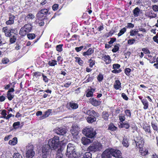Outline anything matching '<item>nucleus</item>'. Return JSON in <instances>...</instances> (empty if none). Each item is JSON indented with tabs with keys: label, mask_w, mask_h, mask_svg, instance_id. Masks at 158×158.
Returning <instances> with one entry per match:
<instances>
[{
	"label": "nucleus",
	"mask_w": 158,
	"mask_h": 158,
	"mask_svg": "<svg viewBox=\"0 0 158 158\" xmlns=\"http://www.w3.org/2000/svg\"><path fill=\"white\" fill-rule=\"evenodd\" d=\"M26 148V157L27 158H32L34 156L35 154L33 146L30 145V146H27Z\"/></svg>",
	"instance_id": "39448f33"
},
{
	"label": "nucleus",
	"mask_w": 158,
	"mask_h": 158,
	"mask_svg": "<svg viewBox=\"0 0 158 158\" xmlns=\"http://www.w3.org/2000/svg\"><path fill=\"white\" fill-rule=\"evenodd\" d=\"M141 102L144 106L143 109L144 110L147 109L148 107V103L147 100L145 99H143L141 100Z\"/></svg>",
	"instance_id": "a878e982"
},
{
	"label": "nucleus",
	"mask_w": 158,
	"mask_h": 158,
	"mask_svg": "<svg viewBox=\"0 0 158 158\" xmlns=\"http://www.w3.org/2000/svg\"><path fill=\"white\" fill-rule=\"evenodd\" d=\"M90 103L94 106H97L101 104V102L93 98L90 99Z\"/></svg>",
	"instance_id": "2eb2a0df"
},
{
	"label": "nucleus",
	"mask_w": 158,
	"mask_h": 158,
	"mask_svg": "<svg viewBox=\"0 0 158 158\" xmlns=\"http://www.w3.org/2000/svg\"><path fill=\"white\" fill-rule=\"evenodd\" d=\"M63 44H59L56 46V50L57 51L60 52L62 50V46Z\"/></svg>",
	"instance_id": "49530a36"
},
{
	"label": "nucleus",
	"mask_w": 158,
	"mask_h": 158,
	"mask_svg": "<svg viewBox=\"0 0 158 158\" xmlns=\"http://www.w3.org/2000/svg\"><path fill=\"white\" fill-rule=\"evenodd\" d=\"M102 114V117L105 120H107L108 119L109 114L107 112H103Z\"/></svg>",
	"instance_id": "f704fd0d"
},
{
	"label": "nucleus",
	"mask_w": 158,
	"mask_h": 158,
	"mask_svg": "<svg viewBox=\"0 0 158 158\" xmlns=\"http://www.w3.org/2000/svg\"><path fill=\"white\" fill-rule=\"evenodd\" d=\"M83 133L86 136L91 138L94 137L96 134L95 131L91 127H86L83 130Z\"/></svg>",
	"instance_id": "20e7f679"
},
{
	"label": "nucleus",
	"mask_w": 158,
	"mask_h": 158,
	"mask_svg": "<svg viewBox=\"0 0 158 158\" xmlns=\"http://www.w3.org/2000/svg\"><path fill=\"white\" fill-rule=\"evenodd\" d=\"M7 98L8 100L10 101L13 98H14V95L10 93H7Z\"/></svg>",
	"instance_id": "37998d69"
},
{
	"label": "nucleus",
	"mask_w": 158,
	"mask_h": 158,
	"mask_svg": "<svg viewBox=\"0 0 158 158\" xmlns=\"http://www.w3.org/2000/svg\"><path fill=\"white\" fill-rule=\"evenodd\" d=\"M13 157V158H22L21 155L19 153H14Z\"/></svg>",
	"instance_id": "79ce46f5"
},
{
	"label": "nucleus",
	"mask_w": 158,
	"mask_h": 158,
	"mask_svg": "<svg viewBox=\"0 0 158 158\" xmlns=\"http://www.w3.org/2000/svg\"><path fill=\"white\" fill-rule=\"evenodd\" d=\"M66 155L69 158H77L75 151L74 145L71 143H69L68 145Z\"/></svg>",
	"instance_id": "f03ea898"
},
{
	"label": "nucleus",
	"mask_w": 158,
	"mask_h": 158,
	"mask_svg": "<svg viewBox=\"0 0 158 158\" xmlns=\"http://www.w3.org/2000/svg\"><path fill=\"white\" fill-rule=\"evenodd\" d=\"M131 71V69L129 68H127L125 69V72L126 74L128 76L130 75Z\"/></svg>",
	"instance_id": "6e6d98bb"
},
{
	"label": "nucleus",
	"mask_w": 158,
	"mask_h": 158,
	"mask_svg": "<svg viewBox=\"0 0 158 158\" xmlns=\"http://www.w3.org/2000/svg\"><path fill=\"white\" fill-rule=\"evenodd\" d=\"M103 75L101 73H99L97 77V79L99 81H102L103 79Z\"/></svg>",
	"instance_id": "864d4df0"
},
{
	"label": "nucleus",
	"mask_w": 158,
	"mask_h": 158,
	"mask_svg": "<svg viewBox=\"0 0 158 158\" xmlns=\"http://www.w3.org/2000/svg\"><path fill=\"white\" fill-rule=\"evenodd\" d=\"M121 83L118 80L115 81V84L114 85V88L116 89H119L121 87Z\"/></svg>",
	"instance_id": "c756f323"
},
{
	"label": "nucleus",
	"mask_w": 158,
	"mask_h": 158,
	"mask_svg": "<svg viewBox=\"0 0 158 158\" xmlns=\"http://www.w3.org/2000/svg\"><path fill=\"white\" fill-rule=\"evenodd\" d=\"M156 16V14L154 13L152 10H150L149 13L148 17L150 18H154Z\"/></svg>",
	"instance_id": "473e14b6"
},
{
	"label": "nucleus",
	"mask_w": 158,
	"mask_h": 158,
	"mask_svg": "<svg viewBox=\"0 0 158 158\" xmlns=\"http://www.w3.org/2000/svg\"><path fill=\"white\" fill-rule=\"evenodd\" d=\"M20 124L19 122H17L14 123L13 124V127L15 129H17L18 128Z\"/></svg>",
	"instance_id": "3c124183"
},
{
	"label": "nucleus",
	"mask_w": 158,
	"mask_h": 158,
	"mask_svg": "<svg viewBox=\"0 0 158 158\" xmlns=\"http://www.w3.org/2000/svg\"><path fill=\"white\" fill-rule=\"evenodd\" d=\"M125 113L126 115L130 117L131 116V112L129 110H127L125 111Z\"/></svg>",
	"instance_id": "e2e57ef3"
},
{
	"label": "nucleus",
	"mask_w": 158,
	"mask_h": 158,
	"mask_svg": "<svg viewBox=\"0 0 158 158\" xmlns=\"http://www.w3.org/2000/svg\"><path fill=\"white\" fill-rule=\"evenodd\" d=\"M120 65L118 64H114L113 65V69H118L120 68Z\"/></svg>",
	"instance_id": "0e129e2a"
},
{
	"label": "nucleus",
	"mask_w": 158,
	"mask_h": 158,
	"mask_svg": "<svg viewBox=\"0 0 158 158\" xmlns=\"http://www.w3.org/2000/svg\"><path fill=\"white\" fill-rule=\"evenodd\" d=\"M48 64L50 66H54L57 64L56 61L55 60H52L49 62Z\"/></svg>",
	"instance_id": "c03bdc74"
},
{
	"label": "nucleus",
	"mask_w": 158,
	"mask_h": 158,
	"mask_svg": "<svg viewBox=\"0 0 158 158\" xmlns=\"http://www.w3.org/2000/svg\"><path fill=\"white\" fill-rule=\"evenodd\" d=\"M55 132L58 135H63L66 133V131L64 128H58L55 130Z\"/></svg>",
	"instance_id": "f8f14e48"
},
{
	"label": "nucleus",
	"mask_w": 158,
	"mask_h": 158,
	"mask_svg": "<svg viewBox=\"0 0 158 158\" xmlns=\"http://www.w3.org/2000/svg\"><path fill=\"white\" fill-rule=\"evenodd\" d=\"M143 129L146 132H148L149 134H151V131L150 130V126L144 125L143 127Z\"/></svg>",
	"instance_id": "2f4dec72"
},
{
	"label": "nucleus",
	"mask_w": 158,
	"mask_h": 158,
	"mask_svg": "<svg viewBox=\"0 0 158 158\" xmlns=\"http://www.w3.org/2000/svg\"><path fill=\"white\" fill-rule=\"evenodd\" d=\"M43 77V80L45 82H48V79L47 77L44 75L43 73L42 75Z\"/></svg>",
	"instance_id": "052dcab7"
},
{
	"label": "nucleus",
	"mask_w": 158,
	"mask_h": 158,
	"mask_svg": "<svg viewBox=\"0 0 158 158\" xmlns=\"http://www.w3.org/2000/svg\"><path fill=\"white\" fill-rule=\"evenodd\" d=\"M80 157V158H92V154L90 152H86L81 154Z\"/></svg>",
	"instance_id": "6ab92c4d"
},
{
	"label": "nucleus",
	"mask_w": 158,
	"mask_h": 158,
	"mask_svg": "<svg viewBox=\"0 0 158 158\" xmlns=\"http://www.w3.org/2000/svg\"><path fill=\"white\" fill-rule=\"evenodd\" d=\"M28 33L27 31L25 29V26L22 27L19 31V34L22 36H25L27 33Z\"/></svg>",
	"instance_id": "a211bd4d"
},
{
	"label": "nucleus",
	"mask_w": 158,
	"mask_h": 158,
	"mask_svg": "<svg viewBox=\"0 0 158 158\" xmlns=\"http://www.w3.org/2000/svg\"><path fill=\"white\" fill-rule=\"evenodd\" d=\"M152 9L154 11L157 12L158 11V6L156 5L153 6Z\"/></svg>",
	"instance_id": "774afa93"
},
{
	"label": "nucleus",
	"mask_w": 158,
	"mask_h": 158,
	"mask_svg": "<svg viewBox=\"0 0 158 158\" xmlns=\"http://www.w3.org/2000/svg\"><path fill=\"white\" fill-rule=\"evenodd\" d=\"M94 51L92 48H89L86 52H83V56H86L90 55L94 52Z\"/></svg>",
	"instance_id": "b1692460"
},
{
	"label": "nucleus",
	"mask_w": 158,
	"mask_h": 158,
	"mask_svg": "<svg viewBox=\"0 0 158 158\" xmlns=\"http://www.w3.org/2000/svg\"><path fill=\"white\" fill-rule=\"evenodd\" d=\"M142 51L145 54H150V52L149 51L147 48H143Z\"/></svg>",
	"instance_id": "69168bd1"
},
{
	"label": "nucleus",
	"mask_w": 158,
	"mask_h": 158,
	"mask_svg": "<svg viewBox=\"0 0 158 158\" xmlns=\"http://www.w3.org/2000/svg\"><path fill=\"white\" fill-rule=\"evenodd\" d=\"M138 32V31L132 30L130 31V35L134 36L136 35Z\"/></svg>",
	"instance_id": "bf43d9fd"
},
{
	"label": "nucleus",
	"mask_w": 158,
	"mask_h": 158,
	"mask_svg": "<svg viewBox=\"0 0 158 158\" xmlns=\"http://www.w3.org/2000/svg\"><path fill=\"white\" fill-rule=\"evenodd\" d=\"M76 61L78 62L80 65H82L83 62V61L79 57H76Z\"/></svg>",
	"instance_id": "09e8293b"
},
{
	"label": "nucleus",
	"mask_w": 158,
	"mask_h": 158,
	"mask_svg": "<svg viewBox=\"0 0 158 158\" xmlns=\"http://www.w3.org/2000/svg\"><path fill=\"white\" fill-rule=\"evenodd\" d=\"M140 9L138 7H136L133 10V15L135 17L138 16L140 13Z\"/></svg>",
	"instance_id": "393cba45"
},
{
	"label": "nucleus",
	"mask_w": 158,
	"mask_h": 158,
	"mask_svg": "<svg viewBox=\"0 0 158 158\" xmlns=\"http://www.w3.org/2000/svg\"><path fill=\"white\" fill-rule=\"evenodd\" d=\"M123 144L124 146L127 147L129 146V143L128 142V139L124 138L123 139Z\"/></svg>",
	"instance_id": "e433bc0d"
},
{
	"label": "nucleus",
	"mask_w": 158,
	"mask_h": 158,
	"mask_svg": "<svg viewBox=\"0 0 158 158\" xmlns=\"http://www.w3.org/2000/svg\"><path fill=\"white\" fill-rule=\"evenodd\" d=\"M81 141L83 144L86 145L92 142V140L91 141L90 139L85 137H83L81 139Z\"/></svg>",
	"instance_id": "dca6fc26"
},
{
	"label": "nucleus",
	"mask_w": 158,
	"mask_h": 158,
	"mask_svg": "<svg viewBox=\"0 0 158 158\" xmlns=\"http://www.w3.org/2000/svg\"><path fill=\"white\" fill-rule=\"evenodd\" d=\"M111 156L117 158H119L121 157V152L120 151L118 150L110 149Z\"/></svg>",
	"instance_id": "6e6552de"
},
{
	"label": "nucleus",
	"mask_w": 158,
	"mask_h": 158,
	"mask_svg": "<svg viewBox=\"0 0 158 158\" xmlns=\"http://www.w3.org/2000/svg\"><path fill=\"white\" fill-rule=\"evenodd\" d=\"M87 114L89 115V117H98L99 115L98 113L96 112L94 110H88L86 111V113Z\"/></svg>",
	"instance_id": "9b49d317"
},
{
	"label": "nucleus",
	"mask_w": 158,
	"mask_h": 158,
	"mask_svg": "<svg viewBox=\"0 0 158 158\" xmlns=\"http://www.w3.org/2000/svg\"><path fill=\"white\" fill-rule=\"evenodd\" d=\"M122 127H125L126 129H128L129 127V125L128 123H122L121 124Z\"/></svg>",
	"instance_id": "5fc2aeb1"
},
{
	"label": "nucleus",
	"mask_w": 158,
	"mask_h": 158,
	"mask_svg": "<svg viewBox=\"0 0 158 158\" xmlns=\"http://www.w3.org/2000/svg\"><path fill=\"white\" fill-rule=\"evenodd\" d=\"M16 35H13L12 37L10 39V42L12 44L14 43L16 40Z\"/></svg>",
	"instance_id": "de8ad7c7"
},
{
	"label": "nucleus",
	"mask_w": 158,
	"mask_h": 158,
	"mask_svg": "<svg viewBox=\"0 0 158 158\" xmlns=\"http://www.w3.org/2000/svg\"><path fill=\"white\" fill-rule=\"evenodd\" d=\"M119 49V47L118 46L115 45L114 48L112 49V51L113 52H117Z\"/></svg>",
	"instance_id": "680f3d73"
},
{
	"label": "nucleus",
	"mask_w": 158,
	"mask_h": 158,
	"mask_svg": "<svg viewBox=\"0 0 158 158\" xmlns=\"http://www.w3.org/2000/svg\"><path fill=\"white\" fill-rule=\"evenodd\" d=\"M126 30L125 28H123L121 29L119 31V32L118 34V36H120L123 34L125 32H126Z\"/></svg>",
	"instance_id": "ea45409f"
},
{
	"label": "nucleus",
	"mask_w": 158,
	"mask_h": 158,
	"mask_svg": "<svg viewBox=\"0 0 158 158\" xmlns=\"http://www.w3.org/2000/svg\"><path fill=\"white\" fill-rule=\"evenodd\" d=\"M79 128L76 125H73L70 130L71 133L74 136L77 135L79 131Z\"/></svg>",
	"instance_id": "9d476101"
},
{
	"label": "nucleus",
	"mask_w": 158,
	"mask_h": 158,
	"mask_svg": "<svg viewBox=\"0 0 158 158\" xmlns=\"http://www.w3.org/2000/svg\"><path fill=\"white\" fill-rule=\"evenodd\" d=\"M135 141L137 148H141L143 147L144 143L143 139L140 136H138L135 139Z\"/></svg>",
	"instance_id": "0eeeda50"
},
{
	"label": "nucleus",
	"mask_w": 158,
	"mask_h": 158,
	"mask_svg": "<svg viewBox=\"0 0 158 158\" xmlns=\"http://www.w3.org/2000/svg\"><path fill=\"white\" fill-rule=\"evenodd\" d=\"M102 148V145L98 141L94 142L91 144L88 148L89 151L93 152L97 151H100Z\"/></svg>",
	"instance_id": "7ed1b4c3"
},
{
	"label": "nucleus",
	"mask_w": 158,
	"mask_h": 158,
	"mask_svg": "<svg viewBox=\"0 0 158 158\" xmlns=\"http://www.w3.org/2000/svg\"><path fill=\"white\" fill-rule=\"evenodd\" d=\"M2 61L3 64H6L9 62V60L6 58H4L2 59Z\"/></svg>",
	"instance_id": "4d7b16f0"
},
{
	"label": "nucleus",
	"mask_w": 158,
	"mask_h": 158,
	"mask_svg": "<svg viewBox=\"0 0 158 158\" xmlns=\"http://www.w3.org/2000/svg\"><path fill=\"white\" fill-rule=\"evenodd\" d=\"M69 106L73 110L77 109L78 107V105L77 103H75L73 101L70 102L69 103Z\"/></svg>",
	"instance_id": "5701e85b"
},
{
	"label": "nucleus",
	"mask_w": 158,
	"mask_h": 158,
	"mask_svg": "<svg viewBox=\"0 0 158 158\" xmlns=\"http://www.w3.org/2000/svg\"><path fill=\"white\" fill-rule=\"evenodd\" d=\"M63 150V148L62 147H60V148L58 149L56 152V158H64L62 153V152Z\"/></svg>",
	"instance_id": "f3484780"
},
{
	"label": "nucleus",
	"mask_w": 158,
	"mask_h": 158,
	"mask_svg": "<svg viewBox=\"0 0 158 158\" xmlns=\"http://www.w3.org/2000/svg\"><path fill=\"white\" fill-rule=\"evenodd\" d=\"M96 117H88L87 118L86 120L89 123H92L96 120Z\"/></svg>",
	"instance_id": "c85d7f7f"
},
{
	"label": "nucleus",
	"mask_w": 158,
	"mask_h": 158,
	"mask_svg": "<svg viewBox=\"0 0 158 158\" xmlns=\"http://www.w3.org/2000/svg\"><path fill=\"white\" fill-rule=\"evenodd\" d=\"M111 156L110 149L106 150L103 152L101 155L102 158H111Z\"/></svg>",
	"instance_id": "1a4fd4ad"
},
{
	"label": "nucleus",
	"mask_w": 158,
	"mask_h": 158,
	"mask_svg": "<svg viewBox=\"0 0 158 158\" xmlns=\"http://www.w3.org/2000/svg\"><path fill=\"white\" fill-rule=\"evenodd\" d=\"M59 138L57 136H55L52 138L50 139L48 143V145H45L43 148L42 153L43 158H52L51 155V149H56L59 143Z\"/></svg>",
	"instance_id": "f257e3e1"
},
{
	"label": "nucleus",
	"mask_w": 158,
	"mask_h": 158,
	"mask_svg": "<svg viewBox=\"0 0 158 158\" xmlns=\"http://www.w3.org/2000/svg\"><path fill=\"white\" fill-rule=\"evenodd\" d=\"M48 12V10L46 9H44L40 10L37 14L36 16L39 20H43Z\"/></svg>",
	"instance_id": "423d86ee"
},
{
	"label": "nucleus",
	"mask_w": 158,
	"mask_h": 158,
	"mask_svg": "<svg viewBox=\"0 0 158 158\" xmlns=\"http://www.w3.org/2000/svg\"><path fill=\"white\" fill-rule=\"evenodd\" d=\"M25 29L28 32L30 31L32 28V26L30 24H27L24 25Z\"/></svg>",
	"instance_id": "72a5a7b5"
},
{
	"label": "nucleus",
	"mask_w": 158,
	"mask_h": 158,
	"mask_svg": "<svg viewBox=\"0 0 158 158\" xmlns=\"http://www.w3.org/2000/svg\"><path fill=\"white\" fill-rule=\"evenodd\" d=\"M86 78H87V79L84 81L85 83L91 81L93 79V77H90L89 75H87L86 76Z\"/></svg>",
	"instance_id": "4c0bfd02"
},
{
	"label": "nucleus",
	"mask_w": 158,
	"mask_h": 158,
	"mask_svg": "<svg viewBox=\"0 0 158 158\" xmlns=\"http://www.w3.org/2000/svg\"><path fill=\"white\" fill-rule=\"evenodd\" d=\"M89 66L92 68L93 65H94L95 63V61L91 59H90L89 60Z\"/></svg>",
	"instance_id": "603ef678"
},
{
	"label": "nucleus",
	"mask_w": 158,
	"mask_h": 158,
	"mask_svg": "<svg viewBox=\"0 0 158 158\" xmlns=\"http://www.w3.org/2000/svg\"><path fill=\"white\" fill-rule=\"evenodd\" d=\"M28 38L30 40H32L34 39L35 37L34 34H28L27 35Z\"/></svg>",
	"instance_id": "a18cd8bd"
},
{
	"label": "nucleus",
	"mask_w": 158,
	"mask_h": 158,
	"mask_svg": "<svg viewBox=\"0 0 158 158\" xmlns=\"http://www.w3.org/2000/svg\"><path fill=\"white\" fill-rule=\"evenodd\" d=\"M51 112V110L49 109L46 111L44 114L40 118L41 119H44L49 116Z\"/></svg>",
	"instance_id": "cd10ccee"
},
{
	"label": "nucleus",
	"mask_w": 158,
	"mask_h": 158,
	"mask_svg": "<svg viewBox=\"0 0 158 158\" xmlns=\"http://www.w3.org/2000/svg\"><path fill=\"white\" fill-rule=\"evenodd\" d=\"M18 142L17 138L16 137H14L12 140H10L9 142V144L12 145H16Z\"/></svg>",
	"instance_id": "bb28decb"
},
{
	"label": "nucleus",
	"mask_w": 158,
	"mask_h": 158,
	"mask_svg": "<svg viewBox=\"0 0 158 158\" xmlns=\"http://www.w3.org/2000/svg\"><path fill=\"white\" fill-rule=\"evenodd\" d=\"M102 59L105 61L106 64L110 63L111 61L110 57L108 55H105L103 56L102 57Z\"/></svg>",
	"instance_id": "412c9836"
},
{
	"label": "nucleus",
	"mask_w": 158,
	"mask_h": 158,
	"mask_svg": "<svg viewBox=\"0 0 158 158\" xmlns=\"http://www.w3.org/2000/svg\"><path fill=\"white\" fill-rule=\"evenodd\" d=\"M94 91V89H92L91 90L89 91L86 94V96L88 97L92 96L93 95V91Z\"/></svg>",
	"instance_id": "8fccbe9b"
},
{
	"label": "nucleus",
	"mask_w": 158,
	"mask_h": 158,
	"mask_svg": "<svg viewBox=\"0 0 158 158\" xmlns=\"http://www.w3.org/2000/svg\"><path fill=\"white\" fill-rule=\"evenodd\" d=\"M83 48L84 46H81L79 47H76L75 48V50L77 52H78L81 51Z\"/></svg>",
	"instance_id": "338daca9"
},
{
	"label": "nucleus",
	"mask_w": 158,
	"mask_h": 158,
	"mask_svg": "<svg viewBox=\"0 0 158 158\" xmlns=\"http://www.w3.org/2000/svg\"><path fill=\"white\" fill-rule=\"evenodd\" d=\"M151 126L154 131H157L158 130V127L157 123H155L153 121H152L151 122Z\"/></svg>",
	"instance_id": "c9c22d12"
},
{
	"label": "nucleus",
	"mask_w": 158,
	"mask_h": 158,
	"mask_svg": "<svg viewBox=\"0 0 158 158\" xmlns=\"http://www.w3.org/2000/svg\"><path fill=\"white\" fill-rule=\"evenodd\" d=\"M35 16L31 13H29L27 15L25 18V21L30 23L31 20L35 18Z\"/></svg>",
	"instance_id": "4468645a"
},
{
	"label": "nucleus",
	"mask_w": 158,
	"mask_h": 158,
	"mask_svg": "<svg viewBox=\"0 0 158 158\" xmlns=\"http://www.w3.org/2000/svg\"><path fill=\"white\" fill-rule=\"evenodd\" d=\"M119 118L120 121L123 122L125 120V115L123 114H120L119 115Z\"/></svg>",
	"instance_id": "58836bf2"
},
{
	"label": "nucleus",
	"mask_w": 158,
	"mask_h": 158,
	"mask_svg": "<svg viewBox=\"0 0 158 158\" xmlns=\"http://www.w3.org/2000/svg\"><path fill=\"white\" fill-rule=\"evenodd\" d=\"M15 18V16L13 15H10L9 17L8 20L6 22V24L7 25H10L13 24L14 22V20Z\"/></svg>",
	"instance_id": "4be33fe9"
},
{
	"label": "nucleus",
	"mask_w": 158,
	"mask_h": 158,
	"mask_svg": "<svg viewBox=\"0 0 158 158\" xmlns=\"http://www.w3.org/2000/svg\"><path fill=\"white\" fill-rule=\"evenodd\" d=\"M33 74L34 77L33 78L35 80H37L40 77H41V76L42 75L43 73H42L40 72H37L33 73Z\"/></svg>",
	"instance_id": "aec40b11"
},
{
	"label": "nucleus",
	"mask_w": 158,
	"mask_h": 158,
	"mask_svg": "<svg viewBox=\"0 0 158 158\" xmlns=\"http://www.w3.org/2000/svg\"><path fill=\"white\" fill-rule=\"evenodd\" d=\"M135 40L134 39H129L127 41L128 44L129 45L133 44L135 42Z\"/></svg>",
	"instance_id": "13d9d810"
},
{
	"label": "nucleus",
	"mask_w": 158,
	"mask_h": 158,
	"mask_svg": "<svg viewBox=\"0 0 158 158\" xmlns=\"http://www.w3.org/2000/svg\"><path fill=\"white\" fill-rule=\"evenodd\" d=\"M1 114L2 115V116L0 117V118H5V117H6V115H7L6 110H2Z\"/></svg>",
	"instance_id": "a19ab883"
},
{
	"label": "nucleus",
	"mask_w": 158,
	"mask_h": 158,
	"mask_svg": "<svg viewBox=\"0 0 158 158\" xmlns=\"http://www.w3.org/2000/svg\"><path fill=\"white\" fill-rule=\"evenodd\" d=\"M2 31L4 32L6 36L10 37L11 35V31L7 27H4L2 28Z\"/></svg>",
	"instance_id": "ddd939ff"
},
{
	"label": "nucleus",
	"mask_w": 158,
	"mask_h": 158,
	"mask_svg": "<svg viewBox=\"0 0 158 158\" xmlns=\"http://www.w3.org/2000/svg\"><path fill=\"white\" fill-rule=\"evenodd\" d=\"M117 128L113 124L111 123L109 125L108 129L112 131L116 130Z\"/></svg>",
	"instance_id": "7c9ffc66"
}]
</instances>
